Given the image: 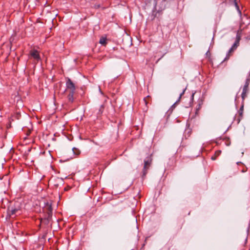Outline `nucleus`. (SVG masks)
I'll list each match as a JSON object with an SVG mask.
<instances>
[{"instance_id": "ddd939ff", "label": "nucleus", "mask_w": 250, "mask_h": 250, "mask_svg": "<svg viewBox=\"0 0 250 250\" xmlns=\"http://www.w3.org/2000/svg\"><path fill=\"white\" fill-rule=\"evenodd\" d=\"M72 150H73L74 153L77 155H79L80 153V151L79 150V149H78L77 148L74 147V148H73Z\"/></svg>"}, {"instance_id": "9d476101", "label": "nucleus", "mask_w": 250, "mask_h": 250, "mask_svg": "<svg viewBox=\"0 0 250 250\" xmlns=\"http://www.w3.org/2000/svg\"><path fill=\"white\" fill-rule=\"evenodd\" d=\"M99 43L105 46L106 44V38L102 37L100 39Z\"/></svg>"}, {"instance_id": "6e6552de", "label": "nucleus", "mask_w": 250, "mask_h": 250, "mask_svg": "<svg viewBox=\"0 0 250 250\" xmlns=\"http://www.w3.org/2000/svg\"><path fill=\"white\" fill-rule=\"evenodd\" d=\"M221 153V150H217L215 151V153L213 156H211V159L212 160H215L216 159L217 157L219 156Z\"/></svg>"}, {"instance_id": "f3484780", "label": "nucleus", "mask_w": 250, "mask_h": 250, "mask_svg": "<svg viewBox=\"0 0 250 250\" xmlns=\"http://www.w3.org/2000/svg\"><path fill=\"white\" fill-rule=\"evenodd\" d=\"M239 43H237L236 42H235L232 45V46H231V47L234 49V50H235L236 49V48L239 46Z\"/></svg>"}, {"instance_id": "7ed1b4c3", "label": "nucleus", "mask_w": 250, "mask_h": 250, "mask_svg": "<svg viewBox=\"0 0 250 250\" xmlns=\"http://www.w3.org/2000/svg\"><path fill=\"white\" fill-rule=\"evenodd\" d=\"M250 79L248 78L246 79L245 85L243 88V91L241 94V97L243 102L244 101L245 97L247 96V93L248 91V87L250 84Z\"/></svg>"}, {"instance_id": "4be33fe9", "label": "nucleus", "mask_w": 250, "mask_h": 250, "mask_svg": "<svg viewBox=\"0 0 250 250\" xmlns=\"http://www.w3.org/2000/svg\"><path fill=\"white\" fill-rule=\"evenodd\" d=\"M240 119H240V117H239V119H238L239 122L240 121Z\"/></svg>"}, {"instance_id": "dca6fc26", "label": "nucleus", "mask_w": 250, "mask_h": 250, "mask_svg": "<svg viewBox=\"0 0 250 250\" xmlns=\"http://www.w3.org/2000/svg\"><path fill=\"white\" fill-rule=\"evenodd\" d=\"M202 104H203V101L202 100H200L199 102V103H198V107L196 108V110H199L201 108V106H202Z\"/></svg>"}, {"instance_id": "39448f33", "label": "nucleus", "mask_w": 250, "mask_h": 250, "mask_svg": "<svg viewBox=\"0 0 250 250\" xmlns=\"http://www.w3.org/2000/svg\"><path fill=\"white\" fill-rule=\"evenodd\" d=\"M66 89L70 90V91H75L76 86L75 84L70 79L67 78L66 81Z\"/></svg>"}, {"instance_id": "f03ea898", "label": "nucleus", "mask_w": 250, "mask_h": 250, "mask_svg": "<svg viewBox=\"0 0 250 250\" xmlns=\"http://www.w3.org/2000/svg\"><path fill=\"white\" fill-rule=\"evenodd\" d=\"M152 162V154L146 157L144 161V165L142 170V177L144 178L146 177L148 172V170L150 167Z\"/></svg>"}, {"instance_id": "412c9836", "label": "nucleus", "mask_w": 250, "mask_h": 250, "mask_svg": "<svg viewBox=\"0 0 250 250\" xmlns=\"http://www.w3.org/2000/svg\"><path fill=\"white\" fill-rule=\"evenodd\" d=\"M194 93H193V94H192V98H193V96H194Z\"/></svg>"}, {"instance_id": "aec40b11", "label": "nucleus", "mask_w": 250, "mask_h": 250, "mask_svg": "<svg viewBox=\"0 0 250 250\" xmlns=\"http://www.w3.org/2000/svg\"><path fill=\"white\" fill-rule=\"evenodd\" d=\"M143 101L145 103V104L146 105L147 104V102L146 101V98H144V99H143Z\"/></svg>"}, {"instance_id": "6ab92c4d", "label": "nucleus", "mask_w": 250, "mask_h": 250, "mask_svg": "<svg viewBox=\"0 0 250 250\" xmlns=\"http://www.w3.org/2000/svg\"><path fill=\"white\" fill-rule=\"evenodd\" d=\"M184 223V221L182 223V224L179 226V229H181L183 226V224Z\"/></svg>"}, {"instance_id": "4468645a", "label": "nucleus", "mask_w": 250, "mask_h": 250, "mask_svg": "<svg viewBox=\"0 0 250 250\" xmlns=\"http://www.w3.org/2000/svg\"><path fill=\"white\" fill-rule=\"evenodd\" d=\"M186 89H187V88L186 87V88H185L183 89V90L182 92L180 94V96H179V98H178V100L176 101V102L175 103H176L177 102H178L180 101V99H181V97L182 96V95H183L184 94L185 92V91H186Z\"/></svg>"}, {"instance_id": "20e7f679", "label": "nucleus", "mask_w": 250, "mask_h": 250, "mask_svg": "<svg viewBox=\"0 0 250 250\" xmlns=\"http://www.w3.org/2000/svg\"><path fill=\"white\" fill-rule=\"evenodd\" d=\"M8 214L10 215H17L20 214L21 213V209L20 207L18 208H14L13 207H10L8 208Z\"/></svg>"}, {"instance_id": "0eeeda50", "label": "nucleus", "mask_w": 250, "mask_h": 250, "mask_svg": "<svg viewBox=\"0 0 250 250\" xmlns=\"http://www.w3.org/2000/svg\"><path fill=\"white\" fill-rule=\"evenodd\" d=\"M74 93H75V91H69V93L67 96L68 100L71 103H73L74 101L73 96H74Z\"/></svg>"}, {"instance_id": "9b49d317", "label": "nucleus", "mask_w": 250, "mask_h": 250, "mask_svg": "<svg viewBox=\"0 0 250 250\" xmlns=\"http://www.w3.org/2000/svg\"><path fill=\"white\" fill-rule=\"evenodd\" d=\"M234 50L231 47L229 50L227 54V56H226V57L225 58V59H224V61H226L227 60H228L229 58V56H230V53H231V52H232Z\"/></svg>"}, {"instance_id": "a211bd4d", "label": "nucleus", "mask_w": 250, "mask_h": 250, "mask_svg": "<svg viewBox=\"0 0 250 250\" xmlns=\"http://www.w3.org/2000/svg\"><path fill=\"white\" fill-rule=\"evenodd\" d=\"M234 3H235V6L236 8H237V9L240 11L239 9V6L238 5L237 2L236 1V0L234 1Z\"/></svg>"}, {"instance_id": "1a4fd4ad", "label": "nucleus", "mask_w": 250, "mask_h": 250, "mask_svg": "<svg viewBox=\"0 0 250 250\" xmlns=\"http://www.w3.org/2000/svg\"><path fill=\"white\" fill-rule=\"evenodd\" d=\"M243 110H244V101H242V104L240 108V109L238 111V113L239 117L242 118L243 117Z\"/></svg>"}, {"instance_id": "423d86ee", "label": "nucleus", "mask_w": 250, "mask_h": 250, "mask_svg": "<svg viewBox=\"0 0 250 250\" xmlns=\"http://www.w3.org/2000/svg\"><path fill=\"white\" fill-rule=\"evenodd\" d=\"M30 57L33 58L35 61L37 62H38L40 60V56L39 53V52L36 50H32L30 51Z\"/></svg>"}, {"instance_id": "f8f14e48", "label": "nucleus", "mask_w": 250, "mask_h": 250, "mask_svg": "<svg viewBox=\"0 0 250 250\" xmlns=\"http://www.w3.org/2000/svg\"><path fill=\"white\" fill-rule=\"evenodd\" d=\"M104 109V107L103 105H101L99 108L98 112H97V114L101 115L103 113Z\"/></svg>"}, {"instance_id": "f257e3e1", "label": "nucleus", "mask_w": 250, "mask_h": 250, "mask_svg": "<svg viewBox=\"0 0 250 250\" xmlns=\"http://www.w3.org/2000/svg\"><path fill=\"white\" fill-rule=\"evenodd\" d=\"M52 210L51 204L47 202L44 208V211L45 212L46 215L44 218L41 219V224L44 225H48L49 224L50 222L52 220Z\"/></svg>"}, {"instance_id": "2eb2a0df", "label": "nucleus", "mask_w": 250, "mask_h": 250, "mask_svg": "<svg viewBox=\"0 0 250 250\" xmlns=\"http://www.w3.org/2000/svg\"><path fill=\"white\" fill-rule=\"evenodd\" d=\"M240 40H241V37H240V36L239 35H238L237 34V35H236V40H235V42L239 43Z\"/></svg>"}]
</instances>
